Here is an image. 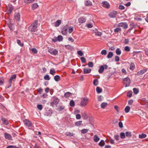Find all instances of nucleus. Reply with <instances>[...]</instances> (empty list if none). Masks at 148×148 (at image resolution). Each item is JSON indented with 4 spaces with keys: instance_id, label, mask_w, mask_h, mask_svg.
I'll return each mask as SVG.
<instances>
[{
    "instance_id": "22",
    "label": "nucleus",
    "mask_w": 148,
    "mask_h": 148,
    "mask_svg": "<svg viewBox=\"0 0 148 148\" xmlns=\"http://www.w3.org/2000/svg\"><path fill=\"white\" fill-rule=\"evenodd\" d=\"M108 106V103H106L103 102L101 105V108L102 109H104Z\"/></svg>"
},
{
    "instance_id": "44",
    "label": "nucleus",
    "mask_w": 148,
    "mask_h": 148,
    "mask_svg": "<svg viewBox=\"0 0 148 148\" xmlns=\"http://www.w3.org/2000/svg\"><path fill=\"white\" fill-rule=\"evenodd\" d=\"M107 54V51L106 50H103L101 52V54L102 55H106Z\"/></svg>"
},
{
    "instance_id": "34",
    "label": "nucleus",
    "mask_w": 148,
    "mask_h": 148,
    "mask_svg": "<svg viewBox=\"0 0 148 148\" xmlns=\"http://www.w3.org/2000/svg\"><path fill=\"white\" fill-rule=\"evenodd\" d=\"M57 40L58 41H61L62 40L63 38L62 36L61 35H59L58 37H57Z\"/></svg>"
},
{
    "instance_id": "12",
    "label": "nucleus",
    "mask_w": 148,
    "mask_h": 148,
    "mask_svg": "<svg viewBox=\"0 0 148 148\" xmlns=\"http://www.w3.org/2000/svg\"><path fill=\"white\" fill-rule=\"evenodd\" d=\"M59 101L58 99H54L53 102H51L50 103V105L52 106H53L54 105H57Z\"/></svg>"
},
{
    "instance_id": "33",
    "label": "nucleus",
    "mask_w": 148,
    "mask_h": 148,
    "mask_svg": "<svg viewBox=\"0 0 148 148\" xmlns=\"http://www.w3.org/2000/svg\"><path fill=\"white\" fill-rule=\"evenodd\" d=\"M71 94V93L69 92H68L66 93H65L64 95V97H66L68 98L69 97V96H70Z\"/></svg>"
},
{
    "instance_id": "56",
    "label": "nucleus",
    "mask_w": 148,
    "mask_h": 148,
    "mask_svg": "<svg viewBox=\"0 0 148 148\" xmlns=\"http://www.w3.org/2000/svg\"><path fill=\"white\" fill-rule=\"evenodd\" d=\"M42 91L43 90L41 88H39L38 90V92L40 94H41L42 93Z\"/></svg>"
},
{
    "instance_id": "57",
    "label": "nucleus",
    "mask_w": 148,
    "mask_h": 148,
    "mask_svg": "<svg viewBox=\"0 0 148 148\" xmlns=\"http://www.w3.org/2000/svg\"><path fill=\"white\" fill-rule=\"evenodd\" d=\"M132 95V91H129L127 93V96L129 97H131Z\"/></svg>"
},
{
    "instance_id": "45",
    "label": "nucleus",
    "mask_w": 148,
    "mask_h": 148,
    "mask_svg": "<svg viewBox=\"0 0 148 148\" xmlns=\"http://www.w3.org/2000/svg\"><path fill=\"white\" fill-rule=\"evenodd\" d=\"M125 134L126 136L127 137H130L132 136L131 133L130 132H126Z\"/></svg>"
},
{
    "instance_id": "1",
    "label": "nucleus",
    "mask_w": 148,
    "mask_h": 148,
    "mask_svg": "<svg viewBox=\"0 0 148 148\" xmlns=\"http://www.w3.org/2000/svg\"><path fill=\"white\" fill-rule=\"evenodd\" d=\"M38 21H35L29 27L28 29L31 32H34L37 31Z\"/></svg>"
},
{
    "instance_id": "27",
    "label": "nucleus",
    "mask_w": 148,
    "mask_h": 148,
    "mask_svg": "<svg viewBox=\"0 0 148 148\" xmlns=\"http://www.w3.org/2000/svg\"><path fill=\"white\" fill-rule=\"evenodd\" d=\"M113 56V53L112 52H109L107 56V58H111Z\"/></svg>"
},
{
    "instance_id": "36",
    "label": "nucleus",
    "mask_w": 148,
    "mask_h": 148,
    "mask_svg": "<svg viewBox=\"0 0 148 148\" xmlns=\"http://www.w3.org/2000/svg\"><path fill=\"white\" fill-rule=\"evenodd\" d=\"M105 142L103 140H101L99 143V145L101 146H103L105 145Z\"/></svg>"
},
{
    "instance_id": "60",
    "label": "nucleus",
    "mask_w": 148,
    "mask_h": 148,
    "mask_svg": "<svg viewBox=\"0 0 148 148\" xmlns=\"http://www.w3.org/2000/svg\"><path fill=\"white\" fill-rule=\"evenodd\" d=\"M57 40L58 39L57 37H55L54 38H52V42H55L58 41V40Z\"/></svg>"
},
{
    "instance_id": "32",
    "label": "nucleus",
    "mask_w": 148,
    "mask_h": 148,
    "mask_svg": "<svg viewBox=\"0 0 148 148\" xmlns=\"http://www.w3.org/2000/svg\"><path fill=\"white\" fill-rule=\"evenodd\" d=\"M96 90L97 93H99L102 92V89L99 87H98L96 88Z\"/></svg>"
},
{
    "instance_id": "11",
    "label": "nucleus",
    "mask_w": 148,
    "mask_h": 148,
    "mask_svg": "<svg viewBox=\"0 0 148 148\" xmlns=\"http://www.w3.org/2000/svg\"><path fill=\"white\" fill-rule=\"evenodd\" d=\"M117 13L116 11H112L110 12L109 14V16L111 18H114L116 15Z\"/></svg>"
},
{
    "instance_id": "54",
    "label": "nucleus",
    "mask_w": 148,
    "mask_h": 148,
    "mask_svg": "<svg viewBox=\"0 0 148 148\" xmlns=\"http://www.w3.org/2000/svg\"><path fill=\"white\" fill-rule=\"evenodd\" d=\"M77 53L80 56H82L83 55V53L80 50L78 51L77 52Z\"/></svg>"
},
{
    "instance_id": "4",
    "label": "nucleus",
    "mask_w": 148,
    "mask_h": 148,
    "mask_svg": "<svg viewBox=\"0 0 148 148\" xmlns=\"http://www.w3.org/2000/svg\"><path fill=\"white\" fill-rule=\"evenodd\" d=\"M108 66L107 65L104 64L101 66L98 70V72L99 73H103L104 69H107Z\"/></svg>"
},
{
    "instance_id": "19",
    "label": "nucleus",
    "mask_w": 148,
    "mask_h": 148,
    "mask_svg": "<svg viewBox=\"0 0 148 148\" xmlns=\"http://www.w3.org/2000/svg\"><path fill=\"white\" fill-rule=\"evenodd\" d=\"M38 7V5L37 3H34L32 4V9L33 10H34L36 9Z\"/></svg>"
},
{
    "instance_id": "9",
    "label": "nucleus",
    "mask_w": 148,
    "mask_h": 148,
    "mask_svg": "<svg viewBox=\"0 0 148 148\" xmlns=\"http://www.w3.org/2000/svg\"><path fill=\"white\" fill-rule=\"evenodd\" d=\"M23 122L25 125L28 127L31 126L32 124V122L26 119H25L23 120Z\"/></svg>"
},
{
    "instance_id": "39",
    "label": "nucleus",
    "mask_w": 148,
    "mask_h": 148,
    "mask_svg": "<svg viewBox=\"0 0 148 148\" xmlns=\"http://www.w3.org/2000/svg\"><path fill=\"white\" fill-rule=\"evenodd\" d=\"M116 53L118 55H120L121 53V51L119 48H117L116 51Z\"/></svg>"
},
{
    "instance_id": "41",
    "label": "nucleus",
    "mask_w": 148,
    "mask_h": 148,
    "mask_svg": "<svg viewBox=\"0 0 148 148\" xmlns=\"http://www.w3.org/2000/svg\"><path fill=\"white\" fill-rule=\"evenodd\" d=\"M73 31V27H70L69 28V33H71Z\"/></svg>"
},
{
    "instance_id": "47",
    "label": "nucleus",
    "mask_w": 148,
    "mask_h": 148,
    "mask_svg": "<svg viewBox=\"0 0 148 148\" xmlns=\"http://www.w3.org/2000/svg\"><path fill=\"white\" fill-rule=\"evenodd\" d=\"M121 31V28H117L114 29V32L115 33H117L119 32H120Z\"/></svg>"
},
{
    "instance_id": "31",
    "label": "nucleus",
    "mask_w": 148,
    "mask_h": 148,
    "mask_svg": "<svg viewBox=\"0 0 148 148\" xmlns=\"http://www.w3.org/2000/svg\"><path fill=\"white\" fill-rule=\"evenodd\" d=\"M130 110V108L129 106H127L125 108V111L126 113L128 112Z\"/></svg>"
},
{
    "instance_id": "28",
    "label": "nucleus",
    "mask_w": 148,
    "mask_h": 148,
    "mask_svg": "<svg viewBox=\"0 0 148 148\" xmlns=\"http://www.w3.org/2000/svg\"><path fill=\"white\" fill-rule=\"evenodd\" d=\"M30 50L34 54H36L38 52L37 50L35 48H31L30 49Z\"/></svg>"
},
{
    "instance_id": "43",
    "label": "nucleus",
    "mask_w": 148,
    "mask_h": 148,
    "mask_svg": "<svg viewBox=\"0 0 148 148\" xmlns=\"http://www.w3.org/2000/svg\"><path fill=\"white\" fill-rule=\"evenodd\" d=\"M134 93L135 94H137L139 92L138 90L136 88H134L133 89Z\"/></svg>"
},
{
    "instance_id": "50",
    "label": "nucleus",
    "mask_w": 148,
    "mask_h": 148,
    "mask_svg": "<svg viewBox=\"0 0 148 148\" xmlns=\"http://www.w3.org/2000/svg\"><path fill=\"white\" fill-rule=\"evenodd\" d=\"M80 59L82 63H85L86 62V60L84 57H82L80 58Z\"/></svg>"
},
{
    "instance_id": "53",
    "label": "nucleus",
    "mask_w": 148,
    "mask_h": 148,
    "mask_svg": "<svg viewBox=\"0 0 148 148\" xmlns=\"http://www.w3.org/2000/svg\"><path fill=\"white\" fill-rule=\"evenodd\" d=\"M124 50L125 51L129 52L130 50V49L129 47L127 46L125 47Z\"/></svg>"
},
{
    "instance_id": "37",
    "label": "nucleus",
    "mask_w": 148,
    "mask_h": 148,
    "mask_svg": "<svg viewBox=\"0 0 148 148\" xmlns=\"http://www.w3.org/2000/svg\"><path fill=\"white\" fill-rule=\"evenodd\" d=\"M130 65V69L133 70L134 68V63L131 62Z\"/></svg>"
},
{
    "instance_id": "55",
    "label": "nucleus",
    "mask_w": 148,
    "mask_h": 148,
    "mask_svg": "<svg viewBox=\"0 0 148 148\" xmlns=\"http://www.w3.org/2000/svg\"><path fill=\"white\" fill-rule=\"evenodd\" d=\"M120 60V58L118 56H116L115 57V61L116 62H119Z\"/></svg>"
},
{
    "instance_id": "15",
    "label": "nucleus",
    "mask_w": 148,
    "mask_h": 148,
    "mask_svg": "<svg viewBox=\"0 0 148 148\" xmlns=\"http://www.w3.org/2000/svg\"><path fill=\"white\" fill-rule=\"evenodd\" d=\"M84 73V74H88L90 73L91 69L89 68H84L83 69Z\"/></svg>"
},
{
    "instance_id": "42",
    "label": "nucleus",
    "mask_w": 148,
    "mask_h": 148,
    "mask_svg": "<svg viewBox=\"0 0 148 148\" xmlns=\"http://www.w3.org/2000/svg\"><path fill=\"white\" fill-rule=\"evenodd\" d=\"M17 42L18 44L21 47H23V44L21 43V41L19 40H17Z\"/></svg>"
},
{
    "instance_id": "40",
    "label": "nucleus",
    "mask_w": 148,
    "mask_h": 148,
    "mask_svg": "<svg viewBox=\"0 0 148 148\" xmlns=\"http://www.w3.org/2000/svg\"><path fill=\"white\" fill-rule=\"evenodd\" d=\"M55 71L53 69H51L50 71V73L52 75H54L55 73Z\"/></svg>"
},
{
    "instance_id": "23",
    "label": "nucleus",
    "mask_w": 148,
    "mask_h": 148,
    "mask_svg": "<svg viewBox=\"0 0 148 148\" xmlns=\"http://www.w3.org/2000/svg\"><path fill=\"white\" fill-rule=\"evenodd\" d=\"M20 17V14L19 13H18L16 14H15V19L18 21L19 20Z\"/></svg>"
},
{
    "instance_id": "20",
    "label": "nucleus",
    "mask_w": 148,
    "mask_h": 148,
    "mask_svg": "<svg viewBox=\"0 0 148 148\" xmlns=\"http://www.w3.org/2000/svg\"><path fill=\"white\" fill-rule=\"evenodd\" d=\"M61 21L60 20H57L55 23V27H57L59 26L61 24Z\"/></svg>"
},
{
    "instance_id": "13",
    "label": "nucleus",
    "mask_w": 148,
    "mask_h": 148,
    "mask_svg": "<svg viewBox=\"0 0 148 148\" xmlns=\"http://www.w3.org/2000/svg\"><path fill=\"white\" fill-rule=\"evenodd\" d=\"M147 69H145L141 70L140 71L138 72L137 73V75L138 76H139L143 75V74L145 73L147 71Z\"/></svg>"
},
{
    "instance_id": "63",
    "label": "nucleus",
    "mask_w": 148,
    "mask_h": 148,
    "mask_svg": "<svg viewBox=\"0 0 148 148\" xmlns=\"http://www.w3.org/2000/svg\"><path fill=\"white\" fill-rule=\"evenodd\" d=\"M66 135L67 136H73V134L70 132L66 133Z\"/></svg>"
},
{
    "instance_id": "46",
    "label": "nucleus",
    "mask_w": 148,
    "mask_h": 148,
    "mask_svg": "<svg viewBox=\"0 0 148 148\" xmlns=\"http://www.w3.org/2000/svg\"><path fill=\"white\" fill-rule=\"evenodd\" d=\"M120 136L121 138H124L125 137V134L123 132H121L120 134Z\"/></svg>"
},
{
    "instance_id": "30",
    "label": "nucleus",
    "mask_w": 148,
    "mask_h": 148,
    "mask_svg": "<svg viewBox=\"0 0 148 148\" xmlns=\"http://www.w3.org/2000/svg\"><path fill=\"white\" fill-rule=\"evenodd\" d=\"M95 35L100 36H101L102 34L101 32H99L97 31L95 32Z\"/></svg>"
},
{
    "instance_id": "10",
    "label": "nucleus",
    "mask_w": 148,
    "mask_h": 148,
    "mask_svg": "<svg viewBox=\"0 0 148 148\" xmlns=\"http://www.w3.org/2000/svg\"><path fill=\"white\" fill-rule=\"evenodd\" d=\"M102 3V6L103 7L107 9L109 8L110 7V5L107 1H103Z\"/></svg>"
},
{
    "instance_id": "48",
    "label": "nucleus",
    "mask_w": 148,
    "mask_h": 148,
    "mask_svg": "<svg viewBox=\"0 0 148 148\" xmlns=\"http://www.w3.org/2000/svg\"><path fill=\"white\" fill-rule=\"evenodd\" d=\"M37 108L39 110H41L42 109V106L41 105L38 104L37 105Z\"/></svg>"
},
{
    "instance_id": "5",
    "label": "nucleus",
    "mask_w": 148,
    "mask_h": 148,
    "mask_svg": "<svg viewBox=\"0 0 148 148\" xmlns=\"http://www.w3.org/2000/svg\"><path fill=\"white\" fill-rule=\"evenodd\" d=\"M7 6V12L8 14H9L11 13L13 9L12 5L10 4H8Z\"/></svg>"
},
{
    "instance_id": "24",
    "label": "nucleus",
    "mask_w": 148,
    "mask_h": 148,
    "mask_svg": "<svg viewBox=\"0 0 148 148\" xmlns=\"http://www.w3.org/2000/svg\"><path fill=\"white\" fill-rule=\"evenodd\" d=\"M147 136L146 134L142 133L141 134H140L139 136V137L140 138H145Z\"/></svg>"
},
{
    "instance_id": "17",
    "label": "nucleus",
    "mask_w": 148,
    "mask_h": 148,
    "mask_svg": "<svg viewBox=\"0 0 148 148\" xmlns=\"http://www.w3.org/2000/svg\"><path fill=\"white\" fill-rule=\"evenodd\" d=\"M4 136L5 138L8 140H10L12 138V136L10 134L5 133Z\"/></svg>"
},
{
    "instance_id": "61",
    "label": "nucleus",
    "mask_w": 148,
    "mask_h": 148,
    "mask_svg": "<svg viewBox=\"0 0 148 148\" xmlns=\"http://www.w3.org/2000/svg\"><path fill=\"white\" fill-rule=\"evenodd\" d=\"M133 102V101L132 99H130L128 101V103L130 105H131L132 104Z\"/></svg>"
},
{
    "instance_id": "62",
    "label": "nucleus",
    "mask_w": 148,
    "mask_h": 148,
    "mask_svg": "<svg viewBox=\"0 0 148 148\" xmlns=\"http://www.w3.org/2000/svg\"><path fill=\"white\" fill-rule=\"evenodd\" d=\"M114 138L116 140H118L119 139V136L118 135H115L114 136Z\"/></svg>"
},
{
    "instance_id": "2",
    "label": "nucleus",
    "mask_w": 148,
    "mask_h": 148,
    "mask_svg": "<svg viewBox=\"0 0 148 148\" xmlns=\"http://www.w3.org/2000/svg\"><path fill=\"white\" fill-rule=\"evenodd\" d=\"M88 102V98H82L80 103V105L82 106H86Z\"/></svg>"
},
{
    "instance_id": "49",
    "label": "nucleus",
    "mask_w": 148,
    "mask_h": 148,
    "mask_svg": "<svg viewBox=\"0 0 148 148\" xmlns=\"http://www.w3.org/2000/svg\"><path fill=\"white\" fill-rule=\"evenodd\" d=\"M44 78L45 80H49L50 79V78L48 75H46L45 76Z\"/></svg>"
},
{
    "instance_id": "16",
    "label": "nucleus",
    "mask_w": 148,
    "mask_h": 148,
    "mask_svg": "<svg viewBox=\"0 0 148 148\" xmlns=\"http://www.w3.org/2000/svg\"><path fill=\"white\" fill-rule=\"evenodd\" d=\"M85 5L87 6H92V4L91 1L88 0H86L85 2Z\"/></svg>"
},
{
    "instance_id": "21",
    "label": "nucleus",
    "mask_w": 148,
    "mask_h": 148,
    "mask_svg": "<svg viewBox=\"0 0 148 148\" xmlns=\"http://www.w3.org/2000/svg\"><path fill=\"white\" fill-rule=\"evenodd\" d=\"M1 120L2 121L3 123L6 125H8L9 123L8 120L6 119L5 118H2Z\"/></svg>"
},
{
    "instance_id": "38",
    "label": "nucleus",
    "mask_w": 148,
    "mask_h": 148,
    "mask_svg": "<svg viewBox=\"0 0 148 148\" xmlns=\"http://www.w3.org/2000/svg\"><path fill=\"white\" fill-rule=\"evenodd\" d=\"M70 105L71 107H74L75 105V103L73 100H71L70 102Z\"/></svg>"
},
{
    "instance_id": "59",
    "label": "nucleus",
    "mask_w": 148,
    "mask_h": 148,
    "mask_svg": "<svg viewBox=\"0 0 148 148\" xmlns=\"http://www.w3.org/2000/svg\"><path fill=\"white\" fill-rule=\"evenodd\" d=\"M114 108L116 110L117 112L118 113H119V107L117 106H114Z\"/></svg>"
},
{
    "instance_id": "8",
    "label": "nucleus",
    "mask_w": 148,
    "mask_h": 148,
    "mask_svg": "<svg viewBox=\"0 0 148 148\" xmlns=\"http://www.w3.org/2000/svg\"><path fill=\"white\" fill-rule=\"evenodd\" d=\"M48 51L51 54L53 55H56L58 53V51L56 50H53L52 49H50L48 50Z\"/></svg>"
},
{
    "instance_id": "29",
    "label": "nucleus",
    "mask_w": 148,
    "mask_h": 148,
    "mask_svg": "<svg viewBox=\"0 0 148 148\" xmlns=\"http://www.w3.org/2000/svg\"><path fill=\"white\" fill-rule=\"evenodd\" d=\"M82 121H78L75 122V125L77 126H79L82 124Z\"/></svg>"
},
{
    "instance_id": "18",
    "label": "nucleus",
    "mask_w": 148,
    "mask_h": 148,
    "mask_svg": "<svg viewBox=\"0 0 148 148\" xmlns=\"http://www.w3.org/2000/svg\"><path fill=\"white\" fill-rule=\"evenodd\" d=\"M67 28L65 27H64L62 31V33L64 35H66L67 34Z\"/></svg>"
},
{
    "instance_id": "58",
    "label": "nucleus",
    "mask_w": 148,
    "mask_h": 148,
    "mask_svg": "<svg viewBox=\"0 0 148 148\" xmlns=\"http://www.w3.org/2000/svg\"><path fill=\"white\" fill-rule=\"evenodd\" d=\"M88 65V66L90 67H92L93 66V64L92 62H89Z\"/></svg>"
},
{
    "instance_id": "52",
    "label": "nucleus",
    "mask_w": 148,
    "mask_h": 148,
    "mask_svg": "<svg viewBox=\"0 0 148 148\" xmlns=\"http://www.w3.org/2000/svg\"><path fill=\"white\" fill-rule=\"evenodd\" d=\"M35 0H24L25 2L26 3H29L32 2Z\"/></svg>"
},
{
    "instance_id": "7",
    "label": "nucleus",
    "mask_w": 148,
    "mask_h": 148,
    "mask_svg": "<svg viewBox=\"0 0 148 148\" xmlns=\"http://www.w3.org/2000/svg\"><path fill=\"white\" fill-rule=\"evenodd\" d=\"M118 26L119 27H123L124 29H126L128 27L127 24L125 22L119 23L118 24Z\"/></svg>"
},
{
    "instance_id": "26",
    "label": "nucleus",
    "mask_w": 148,
    "mask_h": 148,
    "mask_svg": "<svg viewBox=\"0 0 148 148\" xmlns=\"http://www.w3.org/2000/svg\"><path fill=\"white\" fill-rule=\"evenodd\" d=\"M94 141L96 142H98L99 140V138L96 135L94 136Z\"/></svg>"
},
{
    "instance_id": "35",
    "label": "nucleus",
    "mask_w": 148,
    "mask_h": 148,
    "mask_svg": "<svg viewBox=\"0 0 148 148\" xmlns=\"http://www.w3.org/2000/svg\"><path fill=\"white\" fill-rule=\"evenodd\" d=\"M99 83L98 80L97 79H95L93 81V84L95 86H97L98 84Z\"/></svg>"
},
{
    "instance_id": "3",
    "label": "nucleus",
    "mask_w": 148,
    "mask_h": 148,
    "mask_svg": "<svg viewBox=\"0 0 148 148\" xmlns=\"http://www.w3.org/2000/svg\"><path fill=\"white\" fill-rule=\"evenodd\" d=\"M16 75L15 74L13 75H12L10 79H9L8 82L9 83V84H10L8 88H9V87H10L12 84V82L13 81H14L16 79Z\"/></svg>"
},
{
    "instance_id": "14",
    "label": "nucleus",
    "mask_w": 148,
    "mask_h": 148,
    "mask_svg": "<svg viewBox=\"0 0 148 148\" xmlns=\"http://www.w3.org/2000/svg\"><path fill=\"white\" fill-rule=\"evenodd\" d=\"M78 22L80 23H84L86 21V19L84 17H81L78 19Z\"/></svg>"
},
{
    "instance_id": "51",
    "label": "nucleus",
    "mask_w": 148,
    "mask_h": 148,
    "mask_svg": "<svg viewBox=\"0 0 148 148\" xmlns=\"http://www.w3.org/2000/svg\"><path fill=\"white\" fill-rule=\"evenodd\" d=\"M88 130L87 129H84L81 130V133L82 134H85L88 132Z\"/></svg>"
},
{
    "instance_id": "64",
    "label": "nucleus",
    "mask_w": 148,
    "mask_h": 148,
    "mask_svg": "<svg viewBox=\"0 0 148 148\" xmlns=\"http://www.w3.org/2000/svg\"><path fill=\"white\" fill-rule=\"evenodd\" d=\"M76 118L77 119H80L81 118V115L79 114H76Z\"/></svg>"
},
{
    "instance_id": "6",
    "label": "nucleus",
    "mask_w": 148,
    "mask_h": 148,
    "mask_svg": "<svg viewBox=\"0 0 148 148\" xmlns=\"http://www.w3.org/2000/svg\"><path fill=\"white\" fill-rule=\"evenodd\" d=\"M124 84L125 85V87H127L129 86L130 83V79L128 78H125L123 80Z\"/></svg>"
},
{
    "instance_id": "25",
    "label": "nucleus",
    "mask_w": 148,
    "mask_h": 148,
    "mask_svg": "<svg viewBox=\"0 0 148 148\" xmlns=\"http://www.w3.org/2000/svg\"><path fill=\"white\" fill-rule=\"evenodd\" d=\"M54 79L56 82H58L60 80V77L59 75H56L54 77Z\"/></svg>"
}]
</instances>
